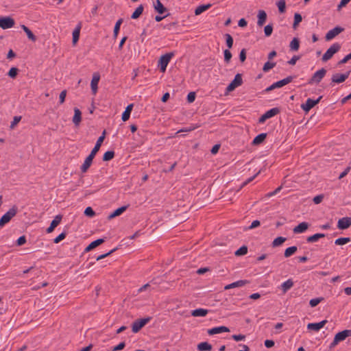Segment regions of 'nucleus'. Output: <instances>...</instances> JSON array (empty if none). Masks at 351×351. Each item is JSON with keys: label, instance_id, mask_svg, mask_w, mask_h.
<instances>
[{"label": "nucleus", "instance_id": "obj_1", "mask_svg": "<svg viewBox=\"0 0 351 351\" xmlns=\"http://www.w3.org/2000/svg\"><path fill=\"white\" fill-rule=\"evenodd\" d=\"M341 49V45L338 43H333L324 53L322 58L323 62H327L332 58L335 53H337Z\"/></svg>", "mask_w": 351, "mask_h": 351}, {"label": "nucleus", "instance_id": "obj_2", "mask_svg": "<svg viewBox=\"0 0 351 351\" xmlns=\"http://www.w3.org/2000/svg\"><path fill=\"white\" fill-rule=\"evenodd\" d=\"M174 56L173 52L165 53L162 55L159 60H158V66L161 72L165 73L167 69L168 64L169 63L171 59Z\"/></svg>", "mask_w": 351, "mask_h": 351}, {"label": "nucleus", "instance_id": "obj_3", "mask_svg": "<svg viewBox=\"0 0 351 351\" xmlns=\"http://www.w3.org/2000/svg\"><path fill=\"white\" fill-rule=\"evenodd\" d=\"M17 213V208L13 206L5 214H4L0 219V227H3L8 223L11 219L14 217Z\"/></svg>", "mask_w": 351, "mask_h": 351}, {"label": "nucleus", "instance_id": "obj_4", "mask_svg": "<svg viewBox=\"0 0 351 351\" xmlns=\"http://www.w3.org/2000/svg\"><path fill=\"white\" fill-rule=\"evenodd\" d=\"M243 84L242 75L240 73H237L234 80L229 84V85L226 87V92L230 93L233 91L236 88L240 86Z\"/></svg>", "mask_w": 351, "mask_h": 351}, {"label": "nucleus", "instance_id": "obj_5", "mask_svg": "<svg viewBox=\"0 0 351 351\" xmlns=\"http://www.w3.org/2000/svg\"><path fill=\"white\" fill-rule=\"evenodd\" d=\"M151 319V317H147L143 319L135 320L132 325V332L134 333L138 332L143 326H145Z\"/></svg>", "mask_w": 351, "mask_h": 351}, {"label": "nucleus", "instance_id": "obj_6", "mask_svg": "<svg viewBox=\"0 0 351 351\" xmlns=\"http://www.w3.org/2000/svg\"><path fill=\"white\" fill-rule=\"evenodd\" d=\"M326 73V70L324 68L316 71L311 79L308 80V84H313L314 83L318 84L324 77Z\"/></svg>", "mask_w": 351, "mask_h": 351}, {"label": "nucleus", "instance_id": "obj_7", "mask_svg": "<svg viewBox=\"0 0 351 351\" xmlns=\"http://www.w3.org/2000/svg\"><path fill=\"white\" fill-rule=\"evenodd\" d=\"M280 112L278 108H273L265 112L258 120L260 123H264L267 119L271 118Z\"/></svg>", "mask_w": 351, "mask_h": 351}, {"label": "nucleus", "instance_id": "obj_8", "mask_svg": "<svg viewBox=\"0 0 351 351\" xmlns=\"http://www.w3.org/2000/svg\"><path fill=\"white\" fill-rule=\"evenodd\" d=\"M15 24L14 20L10 16L0 18V27L3 29L12 27Z\"/></svg>", "mask_w": 351, "mask_h": 351}, {"label": "nucleus", "instance_id": "obj_9", "mask_svg": "<svg viewBox=\"0 0 351 351\" xmlns=\"http://www.w3.org/2000/svg\"><path fill=\"white\" fill-rule=\"evenodd\" d=\"M322 98V96L319 97L316 100H313L311 98H308L305 104H302L301 105L302 109L305 112H308L311 108H313L316 104H317L321 99Z\"/></svg>", "mask_w": 351, "mask_h": 351}, {"label": "nucleus", "instance_id": "obj_10", "mask_svg": "<svg viewBox=\"0 0 351 351\" xmlns=\"http://www.w3.org/2000/svg\"><path fill=\"white\" fill-rule=\"evenodd\" d=\"M343 30H344V29L343 27L337 26L335 28L329 30L326 33V34L325 36V38L326 40H331L335 37H336L337 35H339L340 33L343 32Z\"/></svg>", "mask_w": 351, "mask_h": 351}, {"label": "nucleus", "instance_id": "obj_11", "mask_svg": "<svg viewBox=\"0 0 351 351\" xmlns=\"http://www.w3.org/2000/svg\"><path fill=\"white\" fill-rule=\"evenodd\" d=\"M350 71H348L347 73H343V74H339V73H337V74H335L332 75V83H337V84H339V83H341V82H343L346 79L348 78L349 75H350Z\"/></svg>", "mask_w": 351, "mask_h": 351}, {"label": "nucleus", "instance_id": "obj_12", "mask_svg": "<svg viewBox=\"0 0 351 351\" xmlns=\"http://www.w3.org/2000/svg\"><path fill=\"white\" fill-rule=\"evenodd\" d=\"M351 226L350 217H343L339 219L337 223V228L340 230H345Z\"/></svg>", "mask_w": 351, "mask_h": 351}, {"label": "nucleus", "instance_id": "obj_13", "mask_svg": "<svg viewBox=\"0 0 351 351\" xmlns=\"http://www.w3.org/2000/svg\"><path fill=\"white\" fill-rule=\"evenodd\" d=\"M94 156L89 154L85 159L84 163L80 167L82 173H86L92 165Z\"/></svg>", "mask_w": 351, "mask_h": 351}, {"label": "nucleus", "instance_id": "obj_14", "mask_svg": "<svg viewBox=\"0 0 351 351\" xmlns=\"http://www.w3.org/2000/svg\"><path fill=\"white\" fill-rule=\"evenodd\" d=\"M100 80V75L98 73H93V78L90 82L92 92L94 95L97 93L98 88V83Z\"/></svg>", "mask_w": 351, "mask_h": 351}, {"label": "nucleus", "instance_id": "obj_15", "mask_svg": "<svg viewBox=\"0 0 351 351\" xmlns=\"http://www.w3.org/2000/svg\"><path fill=\"white\" fill-rule=\"evenodd\" d=\"M105 134H106V132L104 131L102 133V135L101 136H99V138L97 139L96 144H95V147H93V149H92V151L90 152V154L95 156L96 154L99 150L100 147L105 138Z\"/></svg>", "mask_w": 351, "mask_h": 351}, {"label": "nucleus", "instance_id": "obj_16", "mask_svg": "<svg viewBox=\"0 0 351 351\" xmlns=\"http://www.w3.org/2000/svg\"><path fill=\"white\" fill-rule=\"evenodd\" d=\"M327 323V320L324 319L320 322L318 323H309L307 325V328L308 330H314V331H319L321 328H322L324 325Z\"/></svg>", "mask_w": 351, "mask_h": 351}, {"label": "nucleus", "instance_id": "obj_17", "mask_svg": "<svg viewBox=\"0 0 351 351\" xmlns=\"http://www.w3.org/2000/svg\"><path fill=\"white\" fill-rule=\"evenodd\" d=\"M293 80V76H288L285 79H282L278 82H274L273 84V87L276 88H281L289 83H291Z\"/></svg>", "mask_w": 351, "mask_h": 351}, {"label": "nucleus", "instance_id": "obj_18", "mask_svg": "<svg viewBox=\"0 0 351 351\" xmlns=\"http://www.w3.org/2000/svg\"><path fill=\"white\" fill-rule=\"evenodd\" d=\"M62 220V216L60 215H56L55 218L51 222L49 227L47 229V233H51L53 231L55 228L59 225Z\"/></svg>", "mask_w": 351, "mask_h": 351}, {"label": "nucleus", "instance_id": "obj_19", "mask_svg": "<svg viewBox=\"0 0 351 351\" xmlns=\"http://www.w3.org/2000/svg\"><path fill=\"white\" fill-rule=\"evenodd\" d=\"M351 336V330H344L337 333L335 336L336 341L339 342L344 341L347 337Z\"/></svg>", "mask_w": 351, "mask_h": 351}, {"label": "nucleus", "instance_id": "obj_20", "mask_svg": "<svg viewBox=\"0 0 351 351\" xmlns=\"http://www.w3.org/2000/svg\"><path fill=\"white\" fill-rule=\"evenodd\" d=\"M230 329L226 326H219V327H215L213 328H210L208 330V334L210 335H213L221 332H229Z\"/></svg>", "mask_w": 351, "mask_h": 351}, {"label": "nucleus", "instance_id": "obj_21", "mask_svg": "<svg viewBox=\"0 0 351 351\" xmlns=\"http://www.w3.org/2000/svg\"><path fill=\"white\" fill-rule=\"evenodd\" d=\"M248 282H249L247 280H240L234 282L231 284L227 285L226 286H225L224 289L228 290V289H233V288H236V287H241L245 286Z\"/></svg>", "mask_w": 351, "mask_h": 351}, {"label": "nucleus", "instance_id": "obj_22", "mask_svg": "<svg viewBox=\"0 0 351 351\" xmlns=\"http://www.w3.org/2000/svg\"><path fill=\"white\" fill-rule=\"evenodd\" d=\"M308 227L309 224L307 222H302L296 226L293 230L295 234H300L305 232Z\"/></svg>", "mask_w": 351, "mask_h": 351}, {"label": "nucleus", "instance_id": "obj_23", "mask_svg": "<svg viewBox=\"0 0 351 351\" xmlns=\"http://www.w3.org/2000/svg\"><path fill=\"white\" fill-rule=\"evenodd\" d=\"M257 17H258L257 25L259 27H262L265 24V23L267 20V14H266L265 11H264L263 10H259L258 12Z\"/></svg>", "mask_w": 351, "mask_h": 351}, {"label": "nucleus", "instance_id": "obj_24", "mask_svg": "<svg viewBox=\"0 0 351 351\" xmlns=\"http://www.w3.org/2000/svg\"><path fill=\"white\" fill-rule=\"evenodd\" d=\"M128 206H123L120 208H118L108 216V219L111 220L112 219L121 215L124 211L126 210Z\"/></svg>", "mask_w": 351, "mask_h": 351}, {"label": "nucleus", "instance_id": "obj_25", "mask_svg": "<svg viewBox=\"0 0 351 351\" xmlns=\"http://www.w3.org/2000/svg\"><path fill=\"white\" fill-rule=\"evenodd\" d=\"M82 121V112L77 108H74V116L73 117V122L75 125H79Z\"/></svg>", "mask_w": 351, "mask_h": 351}, {"label": "nucleus", "instance_id": "obj_26", "mask_svg": "<svg viewBox=\"0 0 351 351\" xmlns=\"http://www.w3.org/2000/svg\"><path fill=\"white\" fill-rule=\"evenodd\" d=\"M154 8L156 12L160 14L167 11V8L163 5L160 0H156V2L154 3Z\"/></svg>", "mask_w": 351, "mask_h": 351}, {"label": "nucleus", "instance_id": "obj_27", "mask_svg": "<svg viewBox=\"0 0 351 351\" xmlns=\"http://www.w3.org/2000/svg\"><path fill=\"white\" fill-rule=\"evenodd\" d=\"M293 281L292 279H288L281 285V289L284 293H287L293 286Z\"/></svg>", "mask_w": 351, "mask_h": 351}, {"label": "nucleus", "instance_id": "obj_28", "mask_svg": "<svg viewBox=\"0 0 351 351\" xmlns=\"http://www.w3.org/2000/svg\"><path fill=\"white\" fill-rule=\"evenodd\" d=\"M208 311L204 308H197L191 311V315L193 317H204L208 314Z\"/></svg>", "mask_w": 351, "mask_h": 351}, {"label": "nucleus", "instance_id": "obj_29", "mask_svg": "<svg viewBox=\"0 0 351 351\" xmlns=\"http://www.w3.org/2000/svg\"><path fill=\"white\" fill-rule=\"evenodd\" d=\"M266 137H267V134L266 133H261V134L257 135L254 138V140L252 141V145H258L262 143L265 141Z\"/></svg>", "mask_w": 351, "mask_h": 351}, {"label": "nucleus", "instance_id": "obj_30", "mask_svg": "<svg viewBox=\"0 0 351 351\" xmlns=\"http://www.w3.org/2000/svg\"><path fill=\"white\" fill-rule=\"evenodd\" d=\"M21 28L26 33L27 38L32 42L36 40V36L32 32V31L25 25H21Z\"/></svg>", "mask_w": 351, "mask_h": 351}, {"label": "nucleus", "instance_id": "obj_31", "mask_svg": "<svg viewBox=\"0 0 351 351\" xmlns=\"http://www.w3.org/2000/svg\"><path fill=\"white\" fill-rule=\"evenodd\" d=\"M132 108H133V104H130L126 107V108H125V111L123 112L122 117H121V119L123 121H126L129 119Z\"/></svg>", "mask_w": 351, "mask_h": 351}, {"label": "nucleus", "instance_id": "obj_32", "mask_svg": "<svg viewBox=\"0 0 351 351\" xmlns=\"http://www.w3.org/2000/svg\"><path fill=\"white\" fill-rule=\"evenodd\" d=\"M325 237V234L323 233H316L312 236L307 237L306 241L308 243H315L319 239Z\"/></svg>", "mask_w": 351, "mask_h": 351}, {"label": "nucleus", "instance_id": "obj_33", "mask_svg": "<svg viewBox=\"0 0 351 351\" xmlns=\"http://www.w3.org/2000/svg\"><path fill=\"white\" fill-rule=\"evenodd\" d=\"M81 24H78L73 32V43L75 45L79 40Z\"/></svg>", "mask_w": 351, "mask_h": 351}, {"label": "nucleus", "instance_id": "obj_34", "mask_svg": "<svg viewBox=\"0 0 351 351\" xmlns=\"http://www.w3.org/2000/svg\"><path fill=\"white\" fill-rule=\"evenodd\" d=\"M210 3L205 4V5H201L196 8L195 10V15H199L204 11L208 10L211 7Z\"/></svg>", "mask_w": 351, "mask_h": 351}, {"label": "nucleus", "instance_id": "obj_35", "mask_svg": "<svg viewBox=\"0 0 351 351\" xmlns=\"http://www.w3.org/2000/svg\"><path fill=\"white\" fill-rule=\"evenodd\" d=\"M197 350L199 351H210L212 346L208 342H202L197 345Z\"/></svg>", "mask_w": 351, "mask_h": 351}, {"label": "nucleus", "instance_id": "obj_36", "mask_svg": "<svg viewBox=\"0 0 351 351\" xmlns=\"http://www.w3.org/2000/svg\"><path fill=\"white\" fill-rule=\"evenodd\" d=\"M144 10V7L143 5H138L136 9L134 10V12L132 13L131 18L132 19H138L143 13Z\"/></svg>", "mask_w": 351, "mask_h": 351}, {"label": "nucleus", "instance_id": "obj_37", "mask_svg": "<svg viewBox=\"0 0 351 351\" xmlns=\"http://www.w3.org/2000/svg\"><path fill=\"white\" fill-rule=\"evenodd\" d=\"M291 51H298L300 47V40L298 38H293L289 45Z\"/></svg>", "mask_w": 351, "mask_h": 351}, {"label": "nucleus", "instance_id": "obj_38", "mask_svg": "<svg viewBox=\"0 0 351 351\" xmlns=\"http://www.w3.org/2000/svg\"><path fill=\"white\" fill-rule=\"evenodd\" d=\"M298 250V247L296 246H291L287 248L285 251L284 256L286 258L290 257L293 254H294Z\"/></svg>", "mask_w": 351, "mask_h": 351}, {"label": "nucleus", "instance_id": "obj_39", "mask_svg": "<svg viewBox=\"0 0 351 351\" xmlns=\"http://www.w3.org/2000/svg\"><path fill=\"white\" fill-rule=\"evenodd\" d=\"M123 20V19H119L115 23V25H114V31H113V36L116 38L118 36V34H119V29H120V26L122 24Z\"/></svg>", "mask_w": 351, "mask_h": 351}, {"label": "nucleus", "instance_id": "obj_40", "mask_svg": "<svg viewBox=\"0 0 351 351\" xmlns=\"http://www.w3.org/2000/svg\"><path fill=\"white\" fill-rule=\"evenodd\" d=\"M286 240H287V239L285 237H278L273 241L272 247H278V246L282 245Z\"/></svg>", "mask_w": 351, "mask_h": 351}, {"label": "nucleus", "instance_id": "obj_41", "mask_svg": "<svg viewBox=\"0 0 351 351\" xmlns=\"http://www.w3.org/2000/svg\"><path fill=\"white\" fill-rule=\"evenodd\" d=\"M350 241V237H341L335 241V245H345Z\"/></svg>", "mask_w": 351, "mask_h": 351}, {"label": "nucleus", "instance_id": "obj_42", "mask_svg": "<svg viewBox=\"0 0 351 351\" xmlns=\"http://www.w3.org/2000/svg\"><path fill=\"white\" fill-rule=\"evenodd\" d=\"M114 156V151H108L104 153L103 156V160L104 161H109L112 160Z\"/></svg>", "mask_w": 351, "mask_h": 351}, {"label": "nucleus", "instance_id": "obj_43", "mask_svg": "<svg viewBox=\"0 0 351 351\" xmlns=\"http://www.w3.org/2000/svg\"><path fill=\"white\" fill-rule=\"evenodd\" d=\"M302 17L300 14L295 13L294 14V22L293 24V27L295 29L298 24L302 21Z\"/></svg>", "mask_w": 351, "mask_h": 351}, {"label": "nucleus", "instance_id": "obj_44", "mask_svg": "<svg viewBox=\"0 0 351 351\" xmlns=\"http://www.w3.org/2000/svg\"><path fill=\"white\" fill-rule=\"evenodd\" d=\"M277 6L280 13H284L286 10V3L285 0H280L277 2Z\"/></svg>", "mask_w": 351, "mask_h": 351}, {"label": "nucleus", "instance_id": "obj_45", "mask_svg": "<svg viewBox=\"0 0 351 351\" xmlns=\"http://www.w3.org/2000/svg\"><path fill=\"white\" fill-rule=\"evenodd\" d=\"M276 66V62H271L269 61L265 63L263 71L264 72H268L270 69H273Z\"/></svg>", "mask_w": 351, "mask_h": 351}, {"label": "nucleus", "instance_id": "obj_46", "mask_svg": "<svg viewBox=\"0 0 351 351\" xmlns=\"http://www.w3.org/2000/svg\"><path fill=\"white\" fill-rule=\"evenodd\" d=\"M273 32V25L272 24L267 25L264 28V33L266 37H269L271 35Z\"/></svg>", "mask_w": 351, "mask_h": 351}, {"label": "nucleus", "instance_id": "obj_47", "mask_svg": "<svg viewBox=\"0 0 351 351\" xmlns=\"http://www.w3.org/2000/svg\"><path fill=\"white\" fill-rule=\"evenodd\" d=\"M225 38L227 47H228V49L232 48L233 45V38L232 36L229 34H226Z\"/></svg>", "mask_w": 351, "mask_h": 351}, {"label": "nucleus", "instance_id": "obj_48", "mask_svg": "<svg viewBox=\"0 0 351 351\" xmlns=\"http://www.w3.org/2000/svg\"><path fill=\"white\" fill-rule=\"evenodd\" d=\"M247 253V246L245 245H243V246H241L239 249H238L236 252H235V255L236 256H242V255H245Z\"/></svg>", "mask_w": 351, "mask_h": 351}, {"label": "nucleus", "instance_id": "obj_49", "mask_svg": "<svg viewBox=\"0 0 351 351\" xmlns=\"http://www.w3.org/2000/svg\"><path fill=\"white\" fill-rule=\"evenodd\" d=\"M323 300H324L323 298H316L311 299L309 302V304L311 307H315L317 304H319Z\"/></svg>", "mask_w": 351, "mask_h": 351}, {"label": "nucleus", "instance_id": "obj_50", "mask_svg": "<svg viewBox=\"0 0 351 351\" xmlns=\"http://www.w3.org/2000/svg\"><path fill=\"white\" fill-rule=\"evenodd\" d=\"M21 116H15L13 118V121L11 122V124L10 125V129H14L15 126L21 121Z\"/></svg>", "mask_w": 351, "mask_h": 351}, {"label": "nucleus", "instance_id": "obj_51", "mask_svg": "<svg viewBox=\"0 0 351 351\" xmlns=\"http://www.w3.org/2000/svg\"><path fill=\"white\" fill-rule=\"evenodd\" d=\"M19 69L16 67H12L8 73V75L11 78H15L18 74Z\"/></svg>", "mask_w": 351, "mask_h": 351}, {"label": "nucleus", "instance_id": "obj_52", "mask_svg": "<svg viewBox=\"0 0 351 351\" xmlns=\"http://www.w3.org/2000/svg\"><path fill=\"white\" fill-rule=\"evenodd\" d=\"M223 53H224V61L226 63H229L230 62L231 58H232V53H231V52L230 51L229 49H226V50H224Z\"/></svg>", "mask_w": 351, "mask_h": 351}, {"label": "nucleus", "instance_id": "obj_53", "mask_svg": "<svg viewBox=\"0 0 351 351\" xmlns=\"http://www.w3.org/2000/svg\"><path fill=\"white\" fill-rule=\"evenodd\" d=\"M84 215L89 217H93L95 215V212L90 206L87 207L84 210Z\"/></svg>", "mask_w": 351, "mask_h": 351}, {"label": "nucleus", "instance_id": "obj_54", "mask_svg": "<svg viewBox=\"0 0 351 351\" xmlns=\"http://www.w3.org/2000/svg\"><path fill=\"white\" fill-rule=\"evenodd\" d=\"M66 233L65 232H62L61 234H60L57 237H56L53 240V242L55 243H58L59 242H60L62 240H63L64 239H65L66 237Z\"/></svg>", "mask_w": 351, "mask_h": 351}, {"label": "nucleus", "instance_id": "obj_55", "mask_svg": "<svg viewBox=\"0 0 351 351\" xmlns=\"http://www.w3.org/2000/svg\"><path fill=\"white\" fill-rule=\"evenodd\" d=\"M104 242V239H98L91 242L90 245H91V247H93L94 248H95L98 245L102 244Z\"/></svg>", "mask_w": 351, "mask_h": 351}, {"label": "nucleus", "instance_id": "obj_56", "mask_svg": "<svg viewBox=\"0 0 351 351\" xmlns=\"http://www.w3.org/2000/svg\"><path fill=\"white\" fill-rule=\"evenodd\" d=\"M195 92H190L187 95V101L189 103H192L195 99Z\"/></svg>", "mask_w": 351, "mask_h": 351}, {"label": "nucleus", "instance_id": "obj_57", "mask_svg": "<svg viewBox=\"0 0 351 351\" xmlns=\"http://www.w3.org/2000/svg\"><path fill=\"white\" fill-rule=\"evenodd\" d=\"M66 96V90H62L59 96V101L60 104H63L65 101V97Z\"/></svg>", "mask_w": 351, "mask_h": 351}, {"label": "nucleus", "instance_id": "obj_58", "mask_svg": "<svg viewBox=\"0 0 351 351\" xmlns=\"http://www.w3.org/2000/svg\"><path fill=\"white\" fill-rule=\"evenodd\" d=\"M125 346V342H121L112 348V351H119L123 350Z\"/></svg>", "mask_w": 351, "mask_h": 351}, {"label": "nucleus", "instance_id": "obj_59", "mask_svg": "<svg viewBox=\"0 0 351 351\" xmlns=\"http://www.w3.org/2000/svg\"><path fill=\"white\" fill-rule=\"evenodd\" d=\"M324 199V196L322 195H319L314 197L313 201L315 204H318L322 202Z\"/></svg>", "mask_w": 351, "mask_h": 351}, {"label": "nucleus", "instance_id": "obj_60", "mask_svg": "<svg viewBox=\"0 0 351 351\" xmlns=\"http://www.w3.org/2000/svg\"><path fill=\"white\" fill-rule=\"evenodd\" d=\"M239 59L241 62H243L246 59V50L243 49L239 54Z\"/></svg>", "mask_w": 351, "mask_h": 351}, {"label": "nucleus", "instance_id": "obj_61", "mask_svg": "<svg viewBox=\"0 0 351 351\" xmlns=\"http://www.w3.org/2000/svg\"><path fill=\"white\" fill-rule=\"evenodd\" d=\"M351 59V52L348 54L347 56H346L342 60H341L339 62V64H345L346 63L348 60H350Z\"/></svg>", "mask_w": 351, "mask_h": 351}, {"label": "nucleus", "instance_id": "obj_62", "mask_svg": "<svg viewBox=\"0 0 351 351\" xmlns=\"http://www.w3.org/2000/svg\"><path fill=\"white\" fill-rule=\"evenodd\" d=\"M300 59V56H293L291 60L288 61V64L291 65H295L296 62Z\"/></svg>", "mask_w": 351, "mask_h": 351}, {"label": "nucleus", "instance_id": "obj_63", "mask_svg": "<svg viewBox=\"0 0 351 351\" xmlns=\"http://www.w3.org/2000/svg\"><path fill=\"white\" fill-rule=\"evenodd\" d=\"M25 242H26V238H25V236H21V237H20L17 239V241H16V243H17V245H19V246H21V245H23V244H25Z\"/></svg>", "mask_w": 351, "mask_h": 351}, {"label": "nucleus", "instance_id": "obj_64", "mask_svg": "<svg viewBox=\"0 0 351 351\" xmlns=\"http://www.w3.org/2000/svg\"><path fill=\"white\" fill-rule=\"evenodd\" d=\"M261 223L258 220H254L252 222L251 225L248 227V229H254L255 228H257L260 226Z\"/></svg>", "mask_w": 351, "mask_h": 351}]
</instances>
